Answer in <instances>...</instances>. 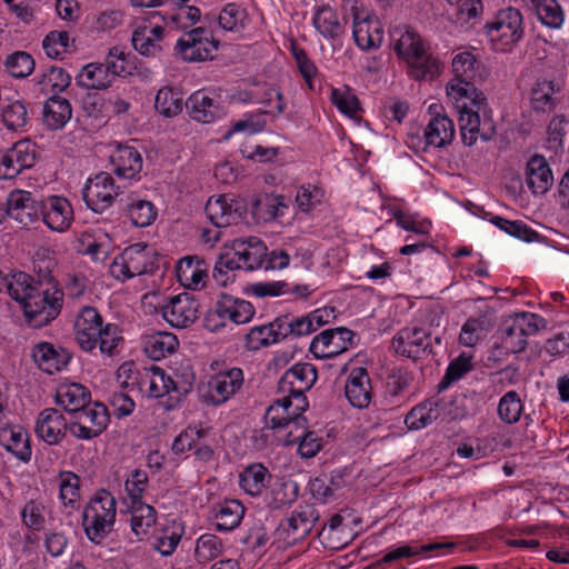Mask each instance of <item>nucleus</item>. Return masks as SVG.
Masks as SVG:
<instances>
[{
    "label": "nucleus",
    "instance_id": "obj_1",
    "mask_svg": "<svg viewBox=\"0 0 569 569\" xmlns=\"http://www.w3.org/2000/svg\"><path fill=\"white\" fill-rule=\"evenodd\" d=\"M446 94L458 114L461 139L466 146L471 147L478 140L488 141L493 137L496 126L487 98L473 82L450 79L446 84Z\"/></svg>",
    "mask_w": 569,
    "mask_h": 569
},
{
    "label": "nucleus",
    "instance_id": "obj_2",
    "mask_svg": "<svg viewBox=\"0 0 569 569\" xmlns=\"http://www.w3.org/2000/svg\"><path fill=\"white\" fill-rule=\"evenodd\" d=\"M121 387H129L138 382L140 392L150 399H166L162 403L173 409L188 393L194 383V373L191 369L169 375L160 367L152 366L139 373L132 361L123 362L116 372Z\"/></svg>",
    "mask_w": 569,
    "mask_h": 569
},
{
    "label": "nucleus",
    "instance_id": "obj_3",
    "mask_svg": "<svg viewBox=\"0 0 569 569\" xmlns=\"http://www.w3.org/2000/svg\"><path fill=\"white\" fill-rule=\"evenodd\" d=\"M9 296L19 303L28 323L40 328L56 319L62 307V292L40 290L26 272H14L8 281Z\"/></svg>",
    "mask_w": 569,
    "mask_h": 569
},
{
    "label": "nucleus",
    "instance_id": "obj_4",
    "mask_svg": "<svg viewBox=\"0 0 569 569\" xmlns=\"http://www.w3.org/2000/svg\"><path fill=\"white\" fill-rule=\"evenodd\" d=\"M390 44L399 59L408 64V73L415 80H432L441 72V64L427 53L420 34L408 24L390 29Z\"/></svg>",
    "mask_w": 569,
    "mask_h": 569
},
{
    "label": "nucleus",
    "instance_id": "obj_5",
    "mask_svg": "<svg viewBox=\"0 0 569 569\" xmlns=\"http://www.w3.org/2000/svg\"><path fill=\"white\" fill-rule=\"evenodd\" d=\"M308 407L307 398L293 399L288 395H281L266 410V427L273 431L279 442L284 446L295 445L297 438L305 432L303 412Z\"/></svg>",
    "mask_w": 569,
    "mask_h": 569
},
{
    "label": "nucleus",
    "instance_id": "obj_6",
    "mask_svg": "<svg viewBox=\"0 0 569 569\" xmlns=\"http://www.w3.org/2000/svg\"><path fill=\"white\" fill-rule=\"evenodd\" d=\"M117 501L107 490L98 491L86 503L82 511V527L87 538L93 543H101L116 525Z\"/></svg>",
    "mask_w": 569,
    "mask_h": 569
},
{
    "label": "nucleus",
    "instance_id": "obj_7",
    "mask_svg": "<svg viewBox=\"0 0 569 569\" xmlns=\"http://www.w3.org/2000/svg\"><path fill=\"white\" fill-rule=\"evenodd\" d=\"M483 30L495 51L511 52L525 37L523 16L515 7L502 8L486 22Z\"/></svg>",
    "mask_w": 569,
    "mask_h": 569
},
{
    "label": "nucleus",
    "instance_id": "obj_8",
    "mask_svg": "<svg viewBox=\"0 0 569 569\" xmlns=\"http://www.w3.org/2000/svg\"><path fill=\"white\" fill-rule=\"evenodd\" d=\"M428 109L433 114L428 124L422 130L418 127L411 128L407 133L406 144L415 152H426L429 148H443L455 138L453 121L447 114L438 113L441 106L431 103Z\"/></svg>",
    "mask_w": 569,
    "mask_h": 569
},
{
    "label": "nucleus",
    "instance_id": "obj_9",
    "mask_svg": "<svg viewBox=\"0 0 569 569\" xmlns=\"http://www.w3.org/2000/svg\"><path fill=\"white\" fill-rule=\"evenodd\" d=\"M266 251V244L257 237L233 240L231 252L221 256L219 263L214 267L213 277L216 281L223 286L227 284V279H222L227 277V273L222 271L223 268L250 271L261 269Z\"/></svg>",
    "mask_w": 569,
    "mask_h": 569
},
{
    "label": "nucleus",
    "instance_id": "obj_10",
    "mask_svg": "<svg viewBox=\"0 0 569 569\" xmlns=\"http://www.w3.org/2000/svg\"><path fill=\"white\" fill-rule=\"evenodd\" d=\"M219 44L210 29L197 27L177 40L174 54L183 62H204L217 56Z\"/></svg>",
    "mask_w": 569,
    "mask_h": 569
},
{
    "label": "nucleus",
    "instance_id": "obj_11",
    "mask_svg": "<svg viewBox=\"0 0 569 569\" xmlns=\"http://www.w3.org/2000/svg\"><path fill=\"white\" fill-rule=\"evenodd\" d=\"M164 19L159 12H153L136 22L131 42L140 56L154 58L164 50Z\"/></svg>",
    "mask_w": 569,
    "mask_h": 569
},
{
    "label": "nucleus",
    "instance_id": "obj_12",
    "mask_svg": "<svg viewBox=\"0 0 569 569\" xmlns=\"http://www.w3.org/2000/svg\"><path fill=\"white\" fill-rule=\"evenodd\" d=\"M154 258L151 249L144 243H134L119 253L109 267L110 274L119 280L127 281L151 271Z\"/></svg>",
    "mask_w": 569,
    "mask_h": 569
},
{
    "label": "nucleus",
    "instance_id": "obj_13",
    "mask_svg": "<svg viewBox=\"0 0 569 569\" xmlns=\"http://www.w3.org/2000/svg\"><path fill=\"white\" fill-rule=\"evenodd\" d=\"M352 36L361 50L377 49L383 41V27L380 19L355 3L351 7Z\"/></svg>",
    "mask_w": 569,
    "mask_h": 569
},
{
    "label": "nucleus",
    "instance_id": "obj_14",
    "mask_svg": "<svg viewBox=\"0 0 569 569\" xmlns=\"http://www.w3.org/2000/svg\"><path fill=\"white\" fill-rule=\"evenodd\" d=\"M120 193L113 178L107 172H100L87 179L82 197L89 209L94 212H103L110 208Z\"/></svg>",
    "mask_w": 569,
    "mask_h": 569
},
{
    "label": "nucleus",
    "instance_id": "obj_15",
    "mask_svg": "<svg viewBox=\"0 0 569 569\" xmlns=\"http://www.w3.org/2000/svg\"><path fill=\"white\" fill-rule=\"evenodd\" d=\"M243 381V372L237 367L224 368L214 372L207 382V402L213 406L227 402L241 389Z\"/></svg>",
    "mask_w": 569,
    "mask_h": 569
},
{
    "label": "nucleus",
    "instance_id": "obj_16",
    "mask_svg": "<svg viewBox=\"0 0 569 569\" xmlns=\"http://www.w3.org/2000/svg\"><path fill=\"white\" fill-rule=\"evenodd\" d=\"M206 214L217 228L237 224L247 213L243 200L229 194L212 196L206 203Z\"/></svg>",
    "mask_w": 569,
    "mask_h": 569
},
{
    "label": "nucleus",
    "instance_id": "obj_17",
    "mask_svg": "<svg viewBox=\"0 0 569 569\" xmlns=\"http://www.w3.org/2000/svg\"><path fill=\"white\" fill-rule=\"evenodd\" d=\"M353 332L347 328L326 329L310 343V352L317 359H328L339 356L353 345Z\"/></svg>",
    "mask_w": 569,
    "mask_h": 569
},
{
    "label": "nucleus",
    "instance_id": "obj_18",
    "mask_svg": "<svg viewBox=\"0 0 569 569\" xmlns=\"http://www.w3.org/2000/svg\"><path fill=\"white\" fill-rule=\"evenodd\" d=\"M199 305L188 293L170 297L161 306L162 318L173 328L183 329L198 319Z\"/></svg>",
    "mask_w": 569,
    "mask_h": 569
},
{
    "label": "nucleus",
    "instance_id": "obj_19",
    "mask_svg": "<svg viewBox=\"0 0 569 569\" xmlns=\"http://www.w3.org/2000/svg\"><path fill=\"white\" fill-rule=\"evenodd\" d=\"M317 381V370L311 363H296L288 369L278 382L280 395L291 398H307L305 392Z\"/></svg>",
    "mask_w": 569,
    "mask_h": 569
},
{
    "label": "nucleus",
    "instance_id": "obj_20",
    "mask_svg": "<svg viewBox=\"0 0 569 569\" xmlns=\"http://www.w3.org/2000/svg\"><path fill=\"white\" fill-rule=\"evenodd\" d=\"M40 219L54 232H66L73 219V208L69 200L61 196H49L41 201Z\"/></svg>",
    "mask_w": 569,
    "mask_h": 569
},
{
    "label": "nucleus",
    "instance_id": "obj_21",
    "mask_svg": "<svg viewBox=\"0 0 569 569\" xmlns=\"http://www.w3.org/2000/svg\"><path fill=\"white\" fill-rule=\"evenodd\" d=\"M103 319L97 309L84 307L80 310L74 320V337L86 352H92L98 347L99 333L103 325Z\"/></svg>",
    "mask_w": 569,
    "mask_h": 569
},
{
    "label": "nucleus",
    "instance_id": "obj_22",
    "mask_svg": "<svg viewBox=\"0 0 569 569\" xmlns=\"http://www.w3.org/2000/svg\"><path fill=\"white\" fill-rule=\"evenodd\" d=\"M109 413L104 405L94 403L84 407L78 421L70 425V432L78 439L90 440L98 437L108 427Z\"/></svg>",
    "mask_w": 569,
    "mask_h": 569
},
{
    "label": "nucleus",
    "instance_id": "obj_23",
    "mask_svg": "<svg viewBox=\"0 0 569 569\" xmlns=\"http://www.w3.org/2000/svg\"><path fill=\"white\" fill-rule=\"evenodd\" d=\"M392 347L402 357L418 359L430 347V333L418 326L402 328L393 337Z\"/></svg>",
    "mask_w": 569,
    "mask_h": 569
},
{
    "label": "nucleus",
    "instance_id": "obj_24",
    "mask_svg": "<svg viewBox=\"0 0 569 569\" xmlns=\"http://www.w3.org/2000/svg\"><path fill=\"white\" fill-rule=\"evenodd\" d=\"M186 104L190 117L200 123H212L224 114L219 96L213 91L197 90Z\"/></svg>",
    "mask_w": 569,
    "mask_h": 569
},
{
    "label": "nucleus",
    "instance_id": "obj_25",
    "mask_svg": "<svg viewBox=\"0 0 569 569\" xmlns=\"http://www.w3.org/2000/svg\"><path fill=\"white\" fill-rule=\"evenodd\" d=\"M176 277L179 283L193 291L202 290L209 279V264L199 256H186L176 263Z\"/></svg>",
    "mask_w": 569,
    "mask_h": 569
},
{
    "label": "nucleus",
    "instance_id": "obj_26",
    "mask_svg": "<svg viewBox=\"0 0 569 569\" xmlns=\"http://www.w3.org/2000/svg\"><path fill=\"white\" fill-rule=\"evenodd\" d=\"M68 430L70 431V426L63 413L58 409H43L36 419V435L49 446L59 445Z\"/></svg>",
    "mask_w": 569,
    "mask_h": 569
},
{
    "label": "nucleus",
    "instance_id": "obj_27",
    "mask_svg": "<svg viewBox=\"0 0 569 569\" xmlns=\"http://www.w3.org/2000/svg\"><path fill=\"white\" fill-rule=\"evenodd\" d=\"M345 397L356 409H366L372 400V386L368 370L362 367L352 368L345 381Z\"/></svg>",
    "mask_w": 569,
    "mask_h": 569
},
{
    "label": "nucleus",
    "instance_id": "obj_28",
    "mask_svg": "<svg viewBox=\"0 0 569 569\" xmlns=\"http://www.w3.org/2000/svg\"><path fill=\"white\" fill-rule=\"evenodd\" d=\"M7 201L10 217L21 224L29 226L40 220L41 202H38L31 192L13 190Z\"/></svg>",
    "mask_w": 569,
    "mask_h": 569
},
{
    "label": "nucleus",
    "instance_id": "obj_29",
    "mask_svg": "<svg viewBox=\"0 0 569 569\" xmlns=\"http://www.w3.org/2000/svg\"><path fill=\"white\" fill-rule=\"evenodd\" d=\"M112 171L120 179H136L142 169V157L131 146H118L110 154Z\"/></svg>",
    "mask_w": 569,
    "mask_h": 569
},
{
    "label": "nucleus",
    "instance_id": "obj_30",
    "mask_svg": "<svg viewBox=\"0 0 569 569\" xmlns=\"http://www.w3.org/2000/svg\"><path fill=\"white\" fill-rule=\"evenodd\" d=\"M284 338V318H277L268 323L252 327L246 336V346L249 350H259L278 343Z\"/></svg>",
    "mask_w": 569,
    "mask_h": 569
},
{
    "label": "nucleus",
    "instance_id": "obj_31",
    "mask_svg": "<svg viewBox=\"0 0 569 569\" xmlns=\"http://www.w3.org/2000/svg\"><path fill=\"white\" fill-rule=\"evenodd\" d=\"M316 519L313 508L300 506L281 523V532L286 533L289 543H295L310 533Z\"/></svg>",
    "mask_w": 569,
    "mask_h": 569
},
{
    "label": "nucleus",
    "instance_id": "obj_32",
    "mask_svg": "<svg viewBox=\"0 0 569 569\" xmlns=\"http://www.w3.org/2000/svg\"><path fill=\"white\" fill-rule=\"evenodd\" d=\"M0 445L22 462H29L32 456L28 431L19 425L0 428Z\"/></svg>",
    "mask_w": 569,
    "mask_h": 569
},
{
    "label": "nucleus",
    "instance_id": "obj_33",
    "mask_svg": "<svg viewBox=\"0 0 569 569\" xmlns=\"http://www.w3.org/2000/svg\"><path fill=\"white\" fill-rule=\"evenodd\" d=\"M32 357L38 367L49 375L61 371L67 367L71 357L62 348H56L50 342H40L34 346Z\"/></svg>",
    "mask_w": 569,
    "mask_h": 569
},
{
    "label": "nucleus",
    "instance_id": "obj_34",
    "mask_svg": "<svg viewBox=\"0 0 569 569\" xmlns=\"http://www.w3.org/2000/svg\"><path fill=\"white\" fill-rule=\"evenodd\" d=\"M526 183L535 194H543L551 188L553 174L545 157L535 154L528 160Z\"/></svg>",
    "mask_w": 569,
    "mask_h": 569
},
{
    "label": "nucleus",
    "instance_id": "obj_35",
    "mask_svg": "<svg viewBox=\"0 0 569 569\" xmlns=\"http://www.w3.org/2000/svg\"><path fill=\"white\" fill-rule=\"evenodd\" d=\"M248 293L257 299L277 298L287 295L307 297L309 288L303 284H291L284 280H271L251 283L248 287Z\"/></svg>",
    "mask_w": 569,
    "mask_h": 569
},
{
    "label": "nucleus",
    "instance_id": "obj_36",
    "mask_svg": "<svg viewBox=\"0 0 569 569\" xmlns=\"http://www.w3.org/2000/svg\"><path fill=\"white\" fill-rule=\"evenodd\" d=\"M87 387L77 382H62L56 392V402L69 412H79L90 402Z\"/></svg>",
    "mask_w": 569,
    "mask_h": 569
},
{
    "label": "nucleus",
    "instance_id": "obj_37",
    "mask_svg": "<svg viewBox=\"0 0 569 569\" xmlns=\"http://www.w3.org/2000/svg\"><path fill=\"white\" fill-rule=\"evenodd\" d=\"M217 305L229 325L247 323L256 312L251 302L229 295H221Z\"/></svg>",
    "mask_w": 569,
    "mask_h": 569
},
{
    "label": "nucleus",
    "instance_id": "obj_38",
    "mask_svg": "<svg viewBox=\"0 0 569 569\" xmlns=\"http://www.w3.org/2000/svg\"><path fill=\"white\" fill-rule=\"evenodd\" d=\"M142 346L146 356L158 361L176 352L179 340L172 332L156 331L144 336Z\"/></svg>",
    "mask_w": 569,
    "mask_h": 569
},
{
    "label": "nucleus",
    "instance_id": "obj_39",
    "mask_svg": "<svg viewBox=\"0 0 569 569\" xmlns=\"http://www.w3.org/2000/svg\"><path fill=\"white\" fill-rule=\"evenodd\" d=\"M560 88L551 80L537 81L530 90V107L536 112H551L559 102Z\"/></svg>",
    "mask_w": 569,
    "mask_h": 569
},
{
    "label": "nucleus",
    "instance_id": "obj_40",
    "mask_svg": "<svg viewBox=\"0 0 569 569\" xmlns=\"http://www.w3.org/2000/svg\"><path fill=\"white\" fill-rule=\"evenodd\" d=\"M130 526L138 540L149 539L156 532L157 513L152 506H130Z\"/></svg>",
    "mask_w": 569,
    "mask_h": 569
},
{
    "label": "nucleus",
    "instance_id": "obj_41",
    "mask_svg": "<svg viewBox=\"0 0 569 569\" xmlns=\"http://www.w3.org/2000/svg\"><path fill=\"white\" fill-rule=\"evenodd\" d=\"M329 312L327 309H316L308 315L295 318L290 321L284 319L286 337L290 333L295 337L308 336L328 322Z\"/></svg>",
    "mask_w": 569,
    "mask_h": 569
},
{
    "label": "nucleus",
    "instance_id": "obj_42",
    "mask_svg": "<svg viewBox=\"0 0 569 569\" xmlns=\"http://www.w3.org/2000/svg\"><path fill=\"white\" fill-rule=\"evenodd\" d=\"M153 547L162 556H170L174 552L183 535L181 522L172 519L156 528Z\"/></svg>",
    "mask_w": 569,
    "mask_h": 569
},
{
    "label": "nucleus",
    "instance_id": "obj_43",
    "mask_svg": "<svg viewBox=\"0 0 569 569\" xmlns=\"http://www.w3.org/2000/svg\"><path fill=\"white\" fill-rule=\"evenodd\" d=\"M268 469L261 463L247 466L239 475V486L249 496H260L270 481Z\"/></svg>",
    "mask_w": 569,
    "mask_h": 569
},
{
    "label": "nucleus",
    "instance_id": "obj_44",
    "mask_svg": "<svg viewBox=\"0 0 569 569\" xmlns=\"http://www.w3.org/2000/svg\"><path fill=\"white\" fill-rule=\"evenodd\" d=\"M71 116V104L64 98L53 96L43 106V122L51 130L62 129Z\"/></svg>",
    "mask_w": 569,
    "mask_h": 569
},
{
    "label": "nucleus",
    "instance_id": "obj_45",
    "mask_svg": "<svg viewBox=\"0 0 569 569\" xmlns=\"http://www.w3.org/2000/svg\"><path fill=\"white\" fill-rule=\"evenodd\" d=\"M440 412V402L437 399H428L408 412L405 423L410 430H421L435 422Z\"/></svg>",
    "mask_w": 569,
    "mask_h": 569
},
{
    "label": "nucleus",
    "instance_id": "obj_46",
    "mask_svg": "<svg viewBox=\"0 0 569 569\" xmlns=\"http://www.w3.org/2000/svg\"><path fill=\"white\" fill-rule=\"evenodd\" d=\"M76 81L81 88L94 90H104L112 84L108 68L98 62H91L82 67L76 77Z\"/></svg>",
    "mask_w": 569,
    "mask_h": 569
},
{
    "label": "nucleus",
    "instance_id": "obj_47",
    "mask_svg": "<svg viewBox=\"0 0 569 569\" xmlns=\"http://www.w3.org/2000/svg\"><path fill=\"white\" fill-rule=\"evenodd\" d=\"M49 515L50 510L40 497L28 500L20 511L22 525L33 531H41L46 528Z\"/></svg>",
    "mask_w": 569,
    "mask_h": 569
},
{
    "label": "nucleus",
    "instance_id": "obj_48",
    "mask_svg": "<svg viewBox=\"0 0 569 569\" xmlns=\"http://www.w3.org/2000/svg\"><path fill=\"white\" fill-rule=\"evenodd\" d=\"M538 21L547 28L560 29L565 11L557 0H529Z\"/></svg>",
    "mask_w": 569,
    "mask_h": 569
},
{
    "label": "nucleus",
    "instance_id": "obj_49",
    "mask_svg": "<svg viewBox=\"0 0 569 569\" xmlns=\"http://www.w3.org/2000/svg\"><path fill=\"white\" fill-rule=\"evenodd\" d=\"M312 22L316 30L326 39H335L343 32L338 12L329 6L317 9Z\"/></svg>",
    "mask_w": 569,
    "mask_h": 569
},
{
    "label": "nucleus",
    "instance_id": "obj_50",
    "mask_svg": "<svg viewBox=\"0 0 569 569\" xmlns=\"http://www.w3.org/2000/svg\"><path fill=\"white\" fill-rule=\"evenodd\" d=\"M58 489L62 506L70 510L77 509L81 499L80 478L72 471H61L58 476Z\"/></svg>",
    "mask_w": 569,
    "mask_h": 569
},
{
    "label": "nucleus",
    "instance_id": "obj_51",
    "mask_svg": "<svg viewBox=\"0 0 569 569\" xmlns=\"http://www.w3.org/2000/svg\"><path fill=\"white\" fill-rule=\"evenodd\" d=\"M156 110L166 118L178 116L183 108V93L174 87H162L154 98Z\"/></svg>",
    "mask_w": 569,
    "mask_h": 569
},
{
    "label": "nucleus",
    "instance_id": "obj_52",
    "mask_svg": "<svg viewBox=\"0 0 569 569\" xmlns=\"http://www.w3.org/2000/svg\"><path fill=\"white\" fill-rule=\"evenodd\" d=\"M330 101L341 114L350 119H358L360 117L362 108L358 97L350 87L331 88Z\"/></svg>",
    "mask_w": 569,
    "mask_h": 569
},
{
    "label": "nucleus",
    "instance_id": "obj_53",
    "mask_svg": "<svg viewBox=\"0 0 569 569\" xmlns=\"http://www.w3.org/2000/svg\"><path fill=\"white\" fill-rule=\"evenodd\" d=\"M6 151L9 156L11 168L16 170V177L22 170L31 168L36 163V144L28 139L18 141L11 148L6 149Z\"/></svg>",
    "mask_w": 569,
    "mask_h": 569
},
{
    "label": "nucleus",
    "instance_id": "obj_54",
    "mask_svg": "<svg viewBox=\"0 0 569 569\" xmlns=\"http://www.w3.org/2000/svg\"><path fill=\"white\" fill-rule=\"evenodd\" d=\"M326 191L320 184L303 183L297 188L295 202L299 211L310 213L326 202Z\"/></svg>",
    "mask_w": 569,
    "mask_h": 569
},
{
    "label": "nucleus",
    "instance_id": "obj_55",
    "mask_svg": "<svg viewBox=\"0 0 569 569\" xmlns=\"http://www.w3.org/2000/svg\"><path fill=\"white\" fill-rule=\"evenodd\" d=\"M224 551V543L214 533H202L196 540L194 559L198 563H208L217 560Z\"/></svg>",
    "mask_w": 569,
    "mask_h": 569
},
{
    "label": "nucleus",
    "instance_id": "obj_56",
    "mask_svg": "<svg viewBox=\"0 0 569 569\" xmlns=\"http://www.w3.org/2000/svg\"><path fill=\"white\" fill-rule=\"evenodd\" d=\"M244 515L243 506L237 500H227L214 515V526L219 531H231L240 525Z\"/></svg>",
    "mask_w": 569,
    "mask_h": 569
},
{
    "label": "nucleus",
    "instance_id": "obj_57",
    "mask_svg": "<svg viewBox=\"0 0 569 569\" xmlns=\"http://www.w3.org/2000/svg\"><path fill=\"white\" fill-rule=\"evenodd\" d=\"M148 488V475L143 470L131 471L124 481L123 502L127 507L141 506L142 498Z\"/></svg>",
    "mask_w": 569,
    "mask_h": 569
},
{
    "label": "nucleus",
    "instance_id": "obj_58",
    "mask_svg": "<svg viewBox=\"0 0 569 569\" xmlns=\"http://www.w3.org/2000/svg\"><path fill=\"white\" fill-rule=\"evenodd\" d=\"M127 216L133 226L143 228L156 220L158 212L152 202L132 198L127 206Z\"/></svg>",
    "mask_w": 569,
    "mask_h": 569
},
{
    "label": "nucleus",
    "instance_id": "obj_59",
    "mask_svg": "<svg viewBox=\"0 0 569 569\" xmlns=\"http://www.w3.org/2000/svg\"><path fill=\"white\" fill-rule=\"evenodd\" d=\"M479 66V61L472 52H458L451 61L452 79L473 82L478 76Z\"/></svg>",
    "mask_w": 569,
    "mask_h": 569
},
{
    "label": "nucleus",
    "instance_id": "obj_60",
    "mask_svg": "<svg viewBox=\"0 0 569 569\" xmlns=\"http://www.w3.org/2000/svg\"><path fill=\"white\" fill-rule=\"evenodd\" d=\"M1 119L9 130H24L28 123V112L24 103L20 100H6L1 110Z\"/></svg>",
    "mask_w": 569,
    "mask_h": 569
},
{
    "label": "nucleus",
    "instance_id": "obj_61",
    "mask_svg": "<svg viewBox=\"0 0 569 569\" xmlns=\"http://www.w3.org/2000/svg\"><path fill=\"white\" fill-rule=\"evenodd\" d=\"M219 26L230 32H240L249 23V17L244 8L237 3H228L219 13Z\"/></svg>",
    "mask_w": 569,
    "mask_h": 569
},
{
    "label": "nucleus",
    "instance_id": "obj_62",
    "mask_svg": "<svg viewBox=\"0 0 569 569\" xmlns=\"http://www.w3.org/2000/svg\"><path fill=\"white\" fill-rule=\"evenodd\" d=\"M523 411L522 401L518 392L511 390L505 393L498 403V416L508 425H512L519 421Z\"/></svg>",
    "mask_w": 569,
    "mask_h": 569
},
{
    "label": "nucleus",
    "instance_id": "obj_63",
    "mask_svg": "<svg viewBox=\"0 0 569 569\" xmlns=\"http://www.w3.org/2000/svg\"><path fill=\"white\" fill-rule=\"evenodd\" d=\"M71 82L70 74L60 67H51L46 70L39 80L41 90L46 93L62 92Z\"/></svg>",
    "mask_w": 569,
    "mask_h": 569
},
{
    "label": "nucleus",
    "instance_id": "obj_64",
    "mask_svg": "<svg viewBox=\"0 0 569 569\" xmlns=\"http://www.w3.org/2000/svg\"><path fill=\"white\" fill-rule=\"evenodd\" d=\"M122 341V332L117 323L107 322L102 325L98 340V347L102 355L113 356Z\"/></svg>",
    "mask_w": 569,
    "mask_h": 569
}]
</instances>
